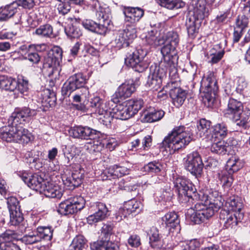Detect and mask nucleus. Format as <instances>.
<instances>
[{"label": "nucleus", "mask_w": 250, "mask_h": 250, "mask_svg": "<svg viewBox=\"0 0 250 250\" xmlns=\"http://www.w3.org/2000/svg\"><path fill=\"white\" fill-rule=\"evenodd\" d=\"M37 110L27 107L16 109L8 120V125L0 128V138L7 142L27 144L33 139L29 131L20 125L29 123Z\"/></svg>", "instance_id": "obj_1"}, {"label": "nucleus", "mask_w": 250, "mask_h": 250, "mask_svg": "<svg viewBox=\"0 0 250 250\" xmlns=\"http://www.w3.org/2000/svg\"><path fill=\"white\" fill-rule=\"evenodd\" d=\"M199 198L200 202L187 212L191 221L195 224H200L211 217L223 205L221 197L211 199L207 194L201 193L199 194Z\"/></svg>", "instance_id": "obj_2"}, {"label": "nucleus", "mask_w": 250, "mask_h": 250, "mask_svg": "<svg viewBox=\"0 0 250 250\" xmlns=\"http://www.w3.org/2000/svg\"><path fill=\"white\" fill-rule=\"evenodd\" d=\"M192 140V135L184 126L175 127L162 142V146L169 154L187 146Z\"/></svg>", "instance_id": "obj_3"}, {"label": "nucleus", "mask_w": 250, "mask_h": 250, "mask_svg": "<svg viewBox=\"0 0 250 250\" xmlns=\"http://www.w3.org/2000/svg\"><path fill=\"white\" fill-rule=\"evenodd\" d=\"M193 0L192 5L193 6V18L190 17L187 20L186 26L188 34L193 35L196 32L195 26V19L203 20L208 16L212 10L215 0Z\"/></svg>", "instance_id": "obj_4"}, {"label": "nucleus", "mask_w": 250, "mask_h": 250, "mask_svg": "<svg viewBox=\"0 0 250 250\" xmlns=\"http://www.w3.org/2000/svg\"><path fill=\"white\" fill-rule=\"evenodd\" d=\"M143 104L141 99H131L117 104L112 108L113 119L127 120L137 114Z\"/></svg>", "instance_id": "obj_5"}, {"label": "nucleus", "mask_w": 250, "mask_h": 250, "mask_svg": "<svg viewBox=\"0 0 250 250\" xmlns=\"http://www.w3.org/2000/svg\"><path fill=\"white\" fill-rule=\"evenodd\" d=\"M174 187L178 193V199L180 202L185 203L194 199L196 196L195 188L191 183L187 179L179 177L174 182Z\"/></svg>", "instance_id": "obj_6"}, {"label": "nucleus", "mask_w": 250, "mask_h": 250, "mask_svg": "<svg viewBox=\"0 0 250 250\" xmlns=\"http://www.w3.org/2000/svg\"><path fill=\"white\" fill-rule=\"evenodd\" d=\"M62 56V52L59 49L53 50L52 54L49 53L44 59L42 70L48 77L59 75L61 69L60 62Z\"/></svg>", "instance_id": "obj_7"}, {"label": "nucleus", "mask_w": 250, "mask_h": 250, "mask_svg": "<svg viewBox=\"0 0 250 250\" xmlns=\"http://www.w3.org/2000/svg\"><path fill=\"white\" fill-rule=\"evenodd\" d=\"M146 52L142 49L135 50L128 55L125 59L126 65L132 67L135 71L139 73L144 72L148 67V62L144 60Z\"/></svg>", "instance_id": "obj_8"}, {"label": "nucleus", "mask_w": 250, "mask_h": 250, "mask_svg": "<svg viewBox=\"0 0 250 250\" xmlns=\"http://www.w3.org/2000/svg\"><path fill=\"white\" fill-rule=\"evenodd\" d=\"M85 205V200L82 196L71 197L61 202L58 211L62 215L72 214L82 209Z\"/></svg>", "instance_id": "obj_9"}, {"label": "nucleus", "mask_w": 250, "mask_h": 250, "mask_svg": "<svg viewBox=\"0 0 250 250\" xmlns=\"http://www.w3.org/2000/svg\"><path fill=\"white\" fill-rule=\"evenodd\" d=\"M167 72V68L163 67V64L159 66H151L146 86L153 91L158 90L161 87L162 79L166 77Z\"/></svg>", "instance_id": "obj_10"}, {"label": "nucleus", "mask_w": 250, "mask_h": 250, "mask_svg": "<svg viewBox=\"0 0 250 250\" xmlns=\"http://www.w3.org/2000/svg\"><path fill=\"white\" fill-rule=\"evenodd\" d=\"M161 49V53L164 59V62L161 64H163V67L169 70V75L172 71L176 72L175 63L178 60L177 55V51L176 48L177 46L170 45L166 43Z\"/></svg>", "instance_id": "obj_11"}, {"label": "nucleus", "mask_w": 250, "mask_h": 250, "mask_svg": "<svg viewBox=\"0 0 250 250\" xmlns=\"http://www.w3.org/2000/svg\"><path fill=\"white\" fill-rule=\"evenodd\" d=\"M136 29L133 24H126L125 29L119 30L114 40L117 47L128 46L132 41L136 38Z\"/></svg>", "instance_id": "obj_12"}, {"label": "nucleus", "mask_w": 250, "mask_h": 250, "mask_svg": "<svg viewBox=\"0 0 250 250\" xmlns=\"http://www.w3.org/2000/svg\"><path fill=\"white\" fill-rule=\"evenodd\" d=\"M86 79L82 73H77L70 77L64 84L62 91L64 95H70V94L77 89L86 88L84 85Z\"/></svg>", "instance_id": "obj_13"}, {"label": "nucleus", "mask_w": 250, "mask_h": 250, "mask_svg": "<svg viewBox=\"0 0 250 250\" xmlns=\"http://www.w3.org/2000/svg\"><path fill=\"white\" fill-rule=\"evenodd\" d=\"M243 217L244 214L241 212H229L225 209L221 210L220 212L221 223L223 224L224 227L228 229H236Z\"/></svg>", "instance_id": "obj_14"}, {"label": "nucleus", "mask_w": 250, "mask_h": 250, "mask_svg": "<svg viewBox=\"0 0 250 250\" xmlns=\"http://www.w3.org/2000/svg\"><path fill=\"white\" fill-rule=\"evenodd\" d=\"M99 132L87 126L78 125L71 127L69 130L70 136L81 139H94Z\"/></svg>", "instance_id": "obj_15"}, {"label": "nucleus", "mask_w": 250, "mask_h": 250, "mask_svg": "<svg viewBox=\"0 0 250 250\" xmlns=\"http://www.w3.org/2000/svg\"><path fill=\"white\" fill-rule=\"evenodd\" d=\"M185 167L193 175H197L201 174L203 164L198 152H193L188 156Z\"/></svg>", "instance_id": "obj_16"}, {"label": "nucleus", "mask_w": 250, "mask_h": 250, "mask_svg": "<svg viewBox=\"0 0 250 250\" xmlns=\"http://www.w3.org/2000/svg\"><path fill=\"white\" fill-rule=\"evenodd\" d=\"M94 208L95 212L89 215L86 218L87 222L89 225L102 221L109 215V210L105 204L101 202L95 203Z\"/></svg>", "instance_id": "obj_17"}, {"label": "nucleus", "mask_w": 250, "mask_h": 250, "mask_svg": "<svg viewBox=\"0 0 250 250\" xmlns=\"http://www.w3.org/2000/svg\"><path fill=\"white\" fill-rule=\"evenodd\" d=\"M136 90L135 84L133 83H124L118 88L114 94L115 98L113 102H118L119 99H125L129 97Z\"/></svg>", "instance_id": "obj_18"}, {"label": "nucleus", "mask_w": 250, "mask_h": 250, "mask_svg": "<svg viewBox=\"0 0 250 250\" xmlns=\"http://www.w3.org/2000/svg\"><path fill=\"white\" fill-rule=\"evenodd\" d=\"M125 21L133 25L138 22L144 15V11L138 7H126L124 11Z\"/></svg>", "instance_id": "obj_19"}, {"label": "nucleus", "mask_w": 250, "mask_h": 250, "mask_svg": "<svg viewBox=\"0 0 250 250\" xmlns=\"http://www.w3.org/2000/svg\"><path fill=\"white\" fill-rule=\"evenodd\" d=\"M62 189L57 185L46 181L44 183L41 193L49 198H61L62 195Z\"/></svg>", "instance_id": "obj_20"}, {"label": "nucleus", "mask_w": 250, "mask_h": 250, "mask_svg": "<svg viewBox=\"0 0 250 250\" xmlns=\"http://www.w3.org/2000/svg\"><path fill=\"white\" fill-rule=\"evenodd\" d=\"M95 113L101 116L99 119L101 122L106 126L110 125L113 120L112 109L107 105L106 103H104L98 108L95 110Z\"/></svg>", "instance_id": "obj_21"}, {"label": "nucleus", "mask_w": 250, "mask_h": 250, "mask_svg": "<svg viewBox=\"0 0 250 250\" xmlns=\"http://www.w3.org/2000/svg\"><path fill=\"white\" fill-rule=\"evenodd\" d=\"M217 82L213 72L208 71L206 76L203 78L201 82V87L205 88V92L207 93L214 91L216 89Z\"/></svg>", "instance_id": "obj_22"}, {"label": "nucleus", "mask_w": 250, "mask_h": 250, "mask_svg": "<svg viewBox=\"0 0 250 250\" xmlns=\"http://www.w3.org/2000/svg\"><path fill=\"white\" fill-rule=\"evenodd\" d=\"M23 180L29 187L40 193L43 189L44 183H46L43 178L37 174H34L29 178H25Z\"/></svg>", "instance_id": "obj_23"}, {"label": "nucleus", "mask_w": 250, "mask_h": 250, "mask_svg": "<svg viewBox=\"0 0 250 250\" xmlns=\"http://www.w3.org/2000/svg\"><path fill=\"white\" fill-rule=\"evenodd\" d=\"M129 169L126 167L119 165H114L110 167L104 172L107 178L111 179L117 177H122L129 174Z\"/></svg>", "instance_id": "obj_24"}, {"label": "nucleus", "mask_w": 250, "mask_h": 250, "mask_svg": "<svg viewBox=\"0 0 250 250\" xmlns=\"http://www.w3.org/2000/svg\"><path fill=\"white\" fill-rule=\"evenodd\" d=\"M165 112L162 110H156L150 108L144 113L142 121L143 122L152 123L160 120L164 116Z\"/></svg>", "instance_id": "obj_25"}, {"label": "nucleus", "mask_w": 250, "mask_h": 250, "mask_svg": "<svg viewBox=\"0 0 250 250\" xmlns=\"http://www.w3.org/2000/svg\"><path fill=\"white\" fill-rule=\"evenodd\" d=\"M162 223L164 224L170 231L178 227L180 220L177 213L174 211L169 212L162 218Z\"/></svg>", "instance_id": "obj_26"}, {"label": "nucleus", "mask_w": 250, "mask_h": 250, "mask_svg": "<svg viewBox=\"0 0 250 250\" xmlns=\"http://www.w3.org/2000/svg\"><path fill=\"white\" fill-rule=\"evenodd\" d=\"M169 95L172 100L173 104L176 107L181 106L186 99V91L180 87H174L169 91Z\"/></svg>", "instance_id": "obj_27"}, {"label": "nucleus", "mask_w": 250, "mask_h": 250, "mask_svg": "<svg viewBox=\"0 0 250 250\" xmlns=\"http://www.w3.org/2000/svg\"><path fill=\"white\" fill-rule=\"evenodd\" d=\"M62 180L64 185L71 188L78 187L82 182V175L80 173H72L68 175H64L62 176Z\"/></svg>", "instance_id": "obj_28"}, {"label": "nucleus", "mask_w": 250, "mask_h": 250, "mask_svg": "<svg viewBox=\"0 0 250 250\" xmlns=\"http://www.w3.org/2000/svg\"><path fill=\"white\" fill-rule=\"evenodd\" d=\"M159 33L153 29L147 32L145 36V40L146 43L153 47L161 45L164 43L163 38L159 36Z\"/></svg>", "instance_id": "obj_29"}, {"label": "nucleus", "mask_w": 250, "mask_h": 250, "mask_svg": "<svg viewBox=\"0 0 250 250\" xmlns=\"http://www.w3.org/2000/svg\"><path fill=\"white\" fill-rule=\"evenodd\" d=\"M18 84L17 80L11 77L0 76V88L6 91H14Z\"/></svg>", "instance_id": "obj_30"}, {"label": "nucleus", "mask_w": 250, "mask_h": 250, "mask_svg": "<svg viewBox=\"0 0 250 250\" xmlns=\"http://www.w3.org/2000/svg\"><path fill=\"white\" fill-rule=\"evenodd\" d=\"M91 250H118L117 244L109 240H100L90 245Z\"/></svg>", "instance_id": "obj_31"}, {"label": "nucleus", "mask_w": 250, "mask_h": 250, "mask_svg": "<svg viewBox=\"0 0 250 250\" xmlns=\"http://www.w3.org/2000/svg\"><path fill=\"white\" fill-rule=\"evenodd\" d=\"M243 109V105L241 102L234 99H230L226 109L227 113L233 115L234 120L238 118L239 114Z\"/></svg>", "instance_id": "obj_32"}, {"label": "nucleus", "mask_w": 250, "mask_h": 250, "mask_svg": "<svg viewBox=\"0 0 250 250\" xmlns=\"http://www.w3.org/2000/svg\"><path fill=\"white\" fill-rule=\"evenodd\" d=\"M18 4L13 2L0 8V21H6L12 17L17 11Z\"/></svg>", "instance_id": "obj_33"}, {"label": "nucleus", "mask_w": 250, "mask_h": 250, "mask_svg": "<svg viewBox=\"0 0 250 250\" xmlns=\"http://www.w3.org/2000/svg\"><path fill=\"white\" fill-rule=\"evenodd\" d=\"M243 163L238 157L232 156L230 158L226 165V171L230 174L238 171L243 167Z\"/></svg>", "instance_id": "obj_34"}, {"label": "nucleus", "mask_w": 250, "mask_h": 250, "mask_svg": "<svg viewBox=\"0 0 250 250\" xmlns=\"http://www.w3.org/2000/svg\"><path fill=\"white\" fill-rule=\"evenodd\" d=\"M157 3L169 10L179 9L185 6V3L181 0H156Z\"/></svg>", "instance_id": "obj_35"}, {"label": "nucleus", "mask_w": 250, "mask_h": 250, "mask_svg": "<svg viewBox=\"0 0 250 250\" xmlns=\"http://www.w3.org/2000/svg\"><path fill=\"white\" fill-rule=\"evenodd\" d=\"M162 241L158 230L155 227H152L150 231L149 244L155 249L160 248L163 247Z\"/></svg>", "instance_id": "obj_36"}, {"label": "nucleus", "mask_w": 250, "mask_h": 250, "mask_svg": "<svg viewBox=\"0 0 250 250\" xmlns=\"http://www.w3.org/2000/svg\"><path fill=\"white\" fill-rule=\"evenodd\" d=\"M235 121L237 122V125L243 127L250 126V110L247 107L245 109L242 110L239 114L238 118H236Z\"/></svg>", "instance_id": "obj_37"}, {"label": "nucleus", "mask_w": 250, "mask_h": 250, "mask_svg": "<svg viewBox=\"0 0 250 250\" xmlns=\"http://www.w3.org/2000/svg\"><path fill=\"white\" fill-rule=\"evenodd\" d=\"M211 123L205 119H201L198 125L197 134L200 137H207L209 134L208 130L210 129Z\"/></svg>", "instance_id": "obj_38"}, {"label": "nucleus", "mask_w": 250, "mask_h": 250, "mask_svg": "<svg viewBox=\"0 0 250 250\" xmlns=\"http://www.w3.org/2000/svg\"><path fill=\"white\" fill-rule=\"evenodd\" d=\"M124 205L125 209L127 210V213L130 214L133 213H139L142 208L141 202L135 199L126 202Z\"/></svg>", "instance_id": "obj_39"}, {"label": "nucleus", "mask_w": 250, "mask_h": 250, "mask_svg": "<svg viewBox=\"0 0 250 250\" xmlns=\"http://www.w3.org/2000/svg\"><path fill=\"white\" fill-rule=\"evenodd\" d=\"M227 144L224 141H218L214 142L210 147L212 153L218 154H225L227 151Z\"/></svg>", "instance_id": "obj_40"}, {"label": "nucleus", "mask_w": 250, "mask_h": 250, "mask_svg": "<svg viewBox=\"0 0 250 250\" xmlns=\"http://www.w3.org/2000/svg\"><path fill=\"white\" fill-rule=\"evenodd\" d=\"M228 133L227 127L224 124H218L214 125L212 129V137L221 138L225 137Z\"/></svg>", "instance_id": "obj_41"}, {"label": "nucleus", "mask_w": 250, "mask_h": 250, "mask_svg": "<svg viewBox=\"0 0 250 250\" xmlns=\"http://www.w3.org/2000/svg\"><path fill=\"white\" fill-rule=\"evenodd\" d=\"M35 33L42 37H50L53 34V28L49 24H43L37 28Z\"/></svg>", "instance_id": "obj_42"}, {"label": "nucleus", "mask_w": 250, "mask_h": 250, "mask_svg": "<svg viewBox=\"0 0 250 250\" xmlns=\"http://www.w3.org/2000/svg\"><path fill=\"white\" fill-rule=\"evenodd\" d=\"M37 233L40 237L41 241L42 239L50 240L53 235V230L50 227H39L36 229Z\"/></svg>", "instance_id": "obj_43"}, {"label": "nucleus", "mask_w": 250, "mask_h": 250, "mask_svg": "<svg viewBox=\"0 0 250 250\" xmlns=\"http://www.w3.org/2000/svg\"><path fill=\"white\" fill-rule=\"evenodd\" d=\"M9 224L12 226H17L20 224L23 220V217L20 209L10 210Z\"/></svg>", "instance_id": "obj_44"}, {"label": "nucleus", "mask_w": 250, "mask_h": 250, "mask_svg": "<svg viewBox=\"0 0 250 250\" xmlns=\"http://www.w3.org/2000/svg\"><path fill=\"white\" fill-rule=\"evenodd\" d=\"M85 245V240L82 235H78L74 238L70 246L69 250H82Z\"/></svg>", "instance_id": "obj_45"}, {"label": "nucleus", "mask_w": 250, "mask_h": 250, "mask_svg": "<svg viewBox=\"0 0 250 250\" xmlns=\"http://www.w3.org/2000/svg\"><path fill=\"white\" fill-rule=\"evenodd\" d=\"M164 43L170 45L177 46L179 43V37L177 33L171 31L168 32L165 36Z\"/></svg>", "instance_id": "obj_46"}, {"label": "nucleus", "mask_w": 250, "mask_h": 250, "mask_svg": "<svg viewBox=\"0 0 250 250\" xmlns=\"http://www.w3.org/2000/svg\"><path fill=\"white\" fill-rule=\"evenodd\" d=\"M163 168L162 165L159 162L153 161L148 163L144 167L146 172L150 173H157Z\"/></svg>", "instance_id": "obj_47"}, {"label": "nucleus", "mask_w": 250, "mask_h": 250, "mask_svg": "<svg viewBox=\"0 0 250 250\" xmlns=\"http://www.w3.org/2000/svg\"><path fill=\"white\" fill-rule=\"evenodd\" d=\"M86 149L91 153L100 152L104 147V144L98 141L88 142L85 146Z\"/></svg>", "instance_id": "obj_48"}, {"label": "nucleus", "mask_w": 250, "mask_h": 250, "mask_svg": "<svg viewBox=\"0 0 250 250\" xmlns=\"http://www.w3.org/2000/svg\"><path fill=\"white\" fill-rule=\"evenodd\" d=\"M218 177L223 185L228 187H230L233 181L232 174L228 173L226 170L222 171L221 173H219Z\"/></svg>", "instance_id": "obj_49"}, {"label": "nucleus", "mask_w": 250, "mask_h": 250, "mask_svg": "<svg viewBox=\"0 0 250 250\" xmlns=\"http://www.w3.org/2000/svg\"><path fill=\"white\" fill-rule=\"evenodd\" d=\"M58 3L56 4L59 13L62 15L67 14L70 10V5L66 0H57Z\"/></svg>", "instance_id": "obj_50"}, {"label": "nucleus", "mask_w": 250, "mask_h": 250, "mask_svg": "<svg viewBox=\"0 0 250 250\" xmlns=\"http://www.w3.org/2000/svg\"><path fill=\"white\" fill-rule=\"evenodd\" d=\"M238 90L243 92L245 94H249L250 91V84H249L244 78H239L237 87Z\"/></svg>", "instance_id": "obj_51"}, {"label": "nucleus", "mask_w": 250, "mask_h": 250, "mask_svg": "<svg viewBox=\"0 0 250 250\" xmlns=\"http://www.w3.org/2000/svg\"><path fill=\"white\" fill-rule=\"evenodd\" d=\"M99 21L101 22L105 23L106 24H110L111 21V15L109 10H101L97 14Z\"/></svg>", "instance_id": "obj_52"}, {"label": "nucleus", "mask_w": 250, "mask_h": 250, "mask_svg": "<svg viewBox=\"0 0 250 250\" xmlns=\"http://www.w3.org/2000/svg\"><path fill=\"white\" fill-rule=\"evenodd\" d=\"M249 22V17L244 14L242 16L238 17L236 21V25L237 28L243 31V29L248 27Z\"/></svg>", "instance_id": "obj_53"}, {"label": "nucleus", "mask_w": 250, "mask_h": 250, "mask_svg": "<svg viewBox=\"0 0 250 250\" xmlns=\"http://www.w3.org/2000/svg\"><path fill=\"white\" fill-rule=\"evenodd\" d=\"M229 208V212H241L242 204L235 199H231L227 203Z\"/></svg>", "instance_id": "obj_54"}, {"label": "nucleus", "mask_w": 250, "mask_h": 250, "mask_svg": "<svg viewBox=\"0 0 250 250\" xmlns=\"http://www.w3.org/2000/svg\"><path fill=\"white\" fill-rule=\"evenodd\" d=\"M24 241L27 244H33L41 241L40 237H39L36 230L32 232L31 234L26 235L23 237Z\"/></svg>", "instance_id": "obj_55"}, {"label": "nucleus", "mask_w": 250, "mask_h": 250, "mask_svg": "<svg viewBox=\"0 0 250 250\" xmlns=\"http://www.w3.org/2000/svg\"><path fill=\"white\" fill-rule=\"evenodd\" d=\"M224 54V51H216L213 49L210 51V54L208 58L210 59V62L215 63L218 62L222 59Z\"/></svg>", "instance_id": "obj_56"}, {"label": "nucleus", "mask_w": 250, "mask_h": 250, "mask_svg": "<svg viewBox=\"0 0 250 250\" xmlns=\"http://www.w3.org/2000/svg\"><path fill=\"white\" fill-rule=\"evenodd\" d=\"M82 94L81 95H76L73 97L74 102H80L83 101L84 102L88 101L89 99V91L87 88H83L81 90Z\"/></svg>", "instance_id": "obj_57"}, {"label": "nucleus", "mask_w": 250, "mask_h": 250, "mask_svg": "<svg viewBox=\"0 0 250 250\" xmlns=\"http://www.w3.org/2000/svg\"><path fill=\"white\" fill-rule=\"evenodd\" d=\"M17 81L18 84L16 90L19 91L21 93H24L25 92H26L28 89V81L23 79H19Z\"/></svg>", "instance_id": "obj_58"}, {"label": "nucleus", "mask_w": 250, "mask_h": 250, "mask_svg": "<svg viewBox=\"0 0 250 250\" xmlns=\"http://www.w3.org/2000/svg\"><path fill=\"white\" fill-rule=\"evenodd\" d=\"M7 204L9 211L19 209V208L18 207L19 202L17 199L15 197L11 196L8 197L7 198Z\"/></svg>", "instance_id": "obj_59"}, {"label": "nucleus", "mask_w": 250, "mask_h": 250, "mask_svg": "<svg viewBox=\"0 0 250 250\" xmlns=\"http://www.w3.org/2000/svg\"><path fill=\"white\" fill-rule=\"evenodd\" d=\"M99 21V23H96V26L95 27L93 32L100 35L105 34L107 31L108 26H109V24H106L105 23L101 22L100 21Z\"/></svg>", "instance_id": "obj_60"}, {"label": "nucleus", "mask_w": 250, "mask_h": 250, "mask_svg": "<svg viewBox=\"0 0 250 250\" xmlns=\"http://www.w3.org/2000/svg\"><path fill=\"white\" fill-rule=\"evenodd\" d=\"M129 213H127V210L125 209V205L123 208H119L115 215V220L117 222L121 221L123 218H125Z\"/></svg>", "instance_id": "obj_61"}, {"label": "nucleus", "mask_w": 250, "mask_h": 250, "mask_svg": "<svg viewBox=\"0 0 250 250\" xmlns=\"http://www.w3.org/2000/svg\"><path fill=\"white\" fill-rule=\"evenodd\" d=\"M65 32L67 36L72 38H78L82 35L81 31L74 26L70 27L68 29H65Z\"/></svg>", "instance_id": "obj_62"}, {"label": "nucleus", "mask_w": 250, "mask_h": 250, "mask_svg": "<svg viewBox=\"0 0 250 250\" xmlns=\"http://www.w3.org/2000/svg\"><path fill=\"white\" fill-rule=\"evenodd\" d=\"M128 243L132 247H138L141 244L140 238L139 236L136 234L132 235L128 238Z\"/></svg>", "instance_id": "obj_63"}, {"label": "nucleus", "mask_w": 250, "mask_h": 250, "mask_svg": "<svg viewBox=\"0 0 250 250\" xmlns=\"http://www.w3.org/2000/svg\"><path fill=\"white\" fill-rule=\"evenodd\" d=\"M25 58L33 63L37 64L40 61L41 58L37 52L29 53Z\"/></svg>", "instance_id": "obj_64"}]
</instances>
